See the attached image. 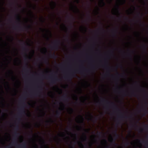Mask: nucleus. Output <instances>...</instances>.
<instances>
[{
	"mask_svg": "<svg viewBox=\"0 0 148 148\" xmlns=\"http://www.w3.org/2000/svg\"><path fill=\"white\" fill-rule=\"evenodd\" d=\"M49 57L51 58H57L56 56L54 53H50L49 54Z\"/></svg>",
	"mask_w": 148,
	"mask_h": 148,
	"instance_id": "nucleus-16",
	"label": "nucleus"
},
{
	"mask_svg": "<svg viewBox=\"0 0 148 148\" xmlns=\"http://www.w3.org/2000/svg\"><path fill=\"white\" fill-rule=\"evenodd\" d=\"M44 62L45 63H47L48 62V60L47 59H45L44 60Z\"/></svg>",
	"mask_w": 148,
	"mask_h": 148,
	"instance_id": "nucleus-31",
	"label": "nucleus"
},
{
	"mask_svg": "<svg viewBox=\"0 0 148 148\" xmlns=\"http://www.w3.org/2000/svg\"><path fill=\"white\" fill-rule=\"evenodd\" d=\"M30 13H31V14L32 15H33H33L32 12L31 11H30Z\"/></svg>",
	"mask_w": 148,
	"mask_h": 148,
	"instance_id": "nucleus-43",
	"label": "nucleus"
},
{
	"mask_svg": "<svg viewBox=\"0 0 148 148\" xmlns=\"http://www.w3.org/2000/svg\"><path fill=\"white\" fill-rule=\"evenodd\" d=\"M97 134L99 136H101L103 134V133L101 132H97Z\"/></svg>",
	"mask_w": 148,
	"mask_h": 148,
	"instance_id": "nucleus-25",
	"label": "nucleus"
},
{
	"mask_svg": "<svg viewBox=\"0 0 148 148\" xmlns=\"http://www.w3.org/2000/svg\"><path fill=\"white\" fill-rule=\"evenodd\" d=\"M16 20L18 22V25L15 26L14 27V29L15 30H18L20 31H23V27L21 25V18L18 14L16 15Z\"/></svg>",
	"mask_w": 148,
	"mask_h": 148,
	"instance_id": "nucleus-3",
	"label": "nucleus"
},
{
	"mask_svg": "<svg viewBox=\"0 0 148 148\" xmlns=\"http://www.w3.org/2000/svg\"><path fill=\"white\" fill-rule=\"evenodd\" d=\"M23 97L22 98V99L23 100H24V101H25V100L26 99V98L25 97V96H23Z\"/></svg>",
	"mask_w": 148,
	"mask_h": 148,
	"instance_id": "nucleus-29",
	"label": "nucleus"
},
{
	"mask_svg": "<svg viewBox=\"0 0 148 148\" xmlns=\"http://www.w3.org/2000/svg\"><path fill=\"white\" fill-rule=\"evenodd\" d=\"M132 53H134V51H132Z\"/></svg>",
	"mask_w": 148,
	"mask_h": 148,
	"instance_id": "nucleus-62",
	"label": "nucleus"
},
{
	"mask_svg": "<svg viewBox=\"0 0 148 148\" xmlns=\"http://www.w3.org/2000/svg\"><path fill=\"white\" fill-rule=\"evenodd\" d=\"M108 64V61L107 60L105 59L104 60V65H102V66L104 67L107 70V71L106 74L104 75L105 76H108L110 75V72L109 69L110 68L108 66H106Z\"/></svg>",
	"mask_w": 148,
	"mask_h": 148,
	"instance_id": "nucleus-4",
	"label": "nucleus"
},
{
	"mask_svg": "<svg viewBox=\"0 0 148 148\" xmlns=\"http://www.w3.org/2000/svg\"><path fill=\"white\" fill-rule=\"evenodd\" d=\"M61 114V110L60 111L57 110L56 111V114H55V116L57 117H60V115Z\"/></svg>",
	"mask_w": 148,
	"mask_h": 148,
	"instance_id": "nucleus-14",
	"label": "nucleus"
},
{
	"mask_svg": "<svg viewBox=\"0 0 148 148\" xmlns=\"http://www.w3.org/2000/svg\"><path fill=\"white\" fill-rule=\"evenodd\" d=\"M114 33H113V35L114 36H115L116 35V33L117 32L116 30H114Z\"/></svg>",
	"mask_w": 148,
	"mask_h": 148,
	"instance_id": "nucleus-28",
	"label": "nucleus"
},
{
	"mask_svg": "<svg viewBox=\"0 0 148 148\" xmlns=\"http://www.w3.org/2000/svg\"><path fill=\"white\" fill-rule=\"evenodd\" d=\"M103 141L105 142V143L106 144H107V140L105 139H103Z\"/></svg>",
	"mask_w": 148,
	"mask_h": 148,
	"instance_id": "nucleus-32",
	"label": "nucleus"
},
{
	"mask_svg": "<svg viewBox=\"0 0 148 148\" xmlns=\"http://www.w3.org/2000/svg\"><path fill=\"white\" fill-rule=\"evenodd\" d=\"M128 55L130 56H131V55L130 54H129Z\"/></svg>",
	"mask_w": 148,
	"mask_h": 148,
	"instance_id": "nucleus-54",
	"label": "nucleus"
},
{
	"mask_svg": "<svg viewBox=\"0 0 148 148\" xmlns=\"http://www.w3.org/2000/svg\"><path fill=\"white\" fill-rule=\"evenodd\" d=\"M62 99L65 101L68 102L70 99L69 97L67 96L66 94L63 95L62 97Z\"/></svg>",
	"mask_w": 148,
	"mask_h": 148,
	"instance_id": "nucleus-12",
	"label": "nucleus"
},
{
	"mask_svg": "<svg viewBox=\"0 0 148 148\" xmlns=\"http://www.w3.org/2000/svg\"><path fill=\"white\" fill-rule=\"evenodd\" d=\"M140 130H141V131H143V129H142V128H140Z\"/></svg>",
	"mask_w": 148,
	"mask_h": 148,
	"instance_id": "nucleus-55",
	"label": "nucleus"
},
{
	"mask_svg": "<svg viewBox=\"0 0 148 148\" xmlns=\"http://www.w3.org/2000/svg\"><path fill=\"white\" fill-rule=\"evenodd\" d=\"M134 126V125H131V127H133V126Z\"/></svg>",
	"mask_w": 148,
	"mask_h": 148,
	"instance_id": "nucleus-57",
	"label": "nucleus"
},
{
	"mask_svg": "<svg viewBox=\"0 0 148 148\" xmlns=\"http://www.w3.org/2000/svg\"><path fill=\"white\" fill-rule=\"evenodd\" d=\"M52 75H53L51 76H49V78L51 79V83L52 84H54L60 79H58L54 75L52 74Z\"/></svg>",
	"mask_w": 148,
	"mask_h": 148,
	"instance_id": "nucleus-7",
	"label": "nucleus"
},
{
	"mask_svg": "<svg viewBox=\"0 0 148 148\" xmlns=\"http://www.w3.org/2000/svg\"><path fill=\"white\" fill-rule=\"evenodd\" d=\"M19 42H20L23 43V44L25 45V47H23V51H25V52H27V51L29 50V49L26 47H25L26 45L25 44L24 42V41L23 40H19ZM25 61H27L28 60V58H30L29 57H28L27 56V54L26 52L25 53Z\"/></svg>",
	"mask_w": 148,
	"mask_h": 148,
	"instance_id": "nucleus-9",
	"label": "nucleus"
},
{
	"mask_svg": "<svg viewBox=\"0 0 148 148\" xmlns=\"http://www.w3.org/2000/svg\"><path fill=\"white\" fill-rule=\"evenodd\" d=\"M142 111L144 113V115H145L146 114L148 113V110L147 109V107H142L141 108V109L140 110V111Z\"/></svg>",
	"mask_w": 148,
	"mask_h": 148,
	"instance_id": "nucleus-13",
	"label": "nucleus"
},
{
	"mask_svg": "<svg viewBox=\"0 0 148 148\" xmlns=\"http://www.w3.org/2000/svg\"><path fill=\"white\" fill-rule=\"evenodd\" d=\"M129 117L130 118H132V116H130Z\"/></svg>",
	"mask_w": 148,
	"mask_h": 148,
	"instance_id": "nucleus-64",
	"label": "nucleus"
},
{
	"mask_svg": "<svg viewBox=\"0 0 148 148\" xmlns=\"http://www.w3.org/2000/svg\"><path fill=\"white\" fill-rule=\"evenodd\" d=\"M102 102L106 103L107 105H109L110 104L112 105L115 108V109L116 111L120 113V115L118 116V117L121 119H127L128 118L127 116H125L122 113L121 110L113 102H110L104 99H102L101 101Z\"/></svg>",
	"mask_w": 148,
	"mask_h": 148,
	"instance_id": "nucleus-1",
	"label": "nucleus"
},
{
	"mask_svg": "<svg viewBox=\"0 0 148 148\" xmlns=\"http://www.w3.org/2000/svg\"><path fill=\"white\" fill-rule=\"evenodd\" d=\"M125 18H126V19H128V18L126 17H125Z\"/></svg>",
	"mask_w": 148,
	"mask_h": 148,
	"instance_id": "nucleus-63",
	"label": "nucleus"
},
{
	"mask_svg": "<svg viewBox=\"0 0 148 148\" xmlns=\"http://www.w3.org/2000/svg\"><path fill=\"white\" fill-rule=\"evenodd\" d=\"M76 0V2H77V3H79V0Z\"/></svg>",
	"mask_w": 148,
	"mask_h": 148,
	"instance_id": "nucleus-38",
	"label": "nucleus"
},
{
	"mask_svg": "<svg viewBox=\"0 0 148 148\" xmlns=\"http://www.w3.org/2000/svg\"><path fill=\"white\" fill-rule=\"evenodd\" d=\"M22 104L23 106L19 109L18 114V115L20 116H21L22 114H26L25 108L26 104L24 102H23Z\"/></svg>",
	"mask_w": 148,
	"mask_h": 148,
	"instance_id": "nucleus-5",
	"label": "nucleus"
},
{
	"mask_svg": "<svg viewBox=\"0 0 148 148\" xmlns=\"http://www.w3.org/2000/svg\"><path fill=\"white\" fill-rule=\"evenodd\" d=\"M91 69L92 71H95L97 69L95 66H92Z\"/></svg>",
	"mask_w": 148,
	"mask_h": 148,
	"instance_id": "nucleus-21",
	"label": "nucleus"
},
{
	"mask_svg": "<svg viewBox=\"0 0 148 148\" xmlns=\"http://www.w3.org/2000/svg\"><path fill=\"white\" fill-rule=\"evenodd\" d=\"M40 83L42 84H43V82H42V81H41V82H40Z\"/></svg>",
	"mask_w": 148,
	"mask_h": 148,
	"instance_id": "nucleus-51",
	"label": "nucleus"
},
{
	"mask_svg": "<svg viewBox=\"0 0 148 148\" xmlns=\"http://www.w3.org/2000/svg\"><path fill=\"white\" fill-rule=\"evenodd\" d=\"M18 120L19 121H20V120H21V118H18Z\"/></svg>",
	"mask_w": 148,
	"mask_h": 148,
	"instance_id": "nucleus-46",
	"label": "nucleus"
},
{
	"mask_svg": "<svg viewBox=\"0 0 148 148\" xmlns=\"http://www.w3.org/2000/svg\"><path fill=\"white\" fill-rule=\"evenodd\" d=\"M116 9L117 11V13H118L119 14H120V13L119 12V6L118 5H117V8H116Z\"/></svg>",
	"mask_w": 148,
	"mask_h": 148,
	"instance_id": "nucleus-22",
	"label": "nucleus"
},
{
	"mask_svg": "<svg viewBox=\"0 0 148 148\" xmlns=\"http://www.w3.org/2000/svg\"><path fill=\"white\" fill-rule=\"evenodd\" d=\"M11 38L12 41V40H13V38L12 37H11Z\"/></svg>",
	"mask_w": 148,
	"mask_h": 148,
	"instance_id": "nucleus-53",
	"label": "nucleus"
},
{
	"mask_svg": "<svg viewBox=\"0 0 148 148\" xmlns=\"http://www.w3.org/2000/svg\"><path fill=\"white\" fill-rule=\"evenodd\" d=\"M58 66L59 67H61L62 66V64H60V65H58Z\"/></svg>",
	"mask_w": 148,
	"mask_h": 148,
	"instance_id": "nucleus-41",
	"label": "nucleus"
},
{
	"mask_svg": "<svg viewBox=\"0 0 148 148\" xmlns=\"http://www.w3.org/2000/svg\"><path fill=\"white\" fill-rule=\"evenodd\" d=\"M40 29L42 30V32H44L45 30V29H42L41 28H40Z\"/></svg>",
	"mask_w": 148,
	"mask_h": 148,
	"instance_id": "nucleus-34",
	"label": "nucleus"
},
{
	"mask_svg": "<svg viewBox=\"0 0 148 148\" xmlns=\"http://www.w3.org/2000/svg\"><path fill=\"white\" fill-rule=\"evenodd\" d=\"M51 3L52 5V9H53L56 6V3L55 2L52 1L51 2Z\"/></svg>",
	"mask_w": 148,
	"mask_h": 148,
	"instance_id": "nucleus-18",
	"label": "nucleus"
},
{
	"mask_svg": "<svg viewBox=\"0 0 148 148\" xmlns=\"http://www.w3.org/2000/svg\"><path fill=\"white\" fill-rule=\"evenodd\" d=\"M60 41L59 40H56L53 43V46H50V47L52 49L57 50L59 49V45Z\"/></svg>",
	"mask_w": 148,
	"mask_h": 148,
	"instance_id": "nucleus-6",
	"label": "nucleus"
},
{
	"mask_svg": "<svg viewBox=\"0 0 148 148\" xmlns=\"http://www.w3.org/2000/svg\"><path fill=\"white\" fill-rule=\"evenodd\" d=\"M43 143H45V142L43 140Z\"/></svg>",
	"mask_w": 148,
	"mask_h": 148,
	"instance_id": "nucleus-61",
	"label": "nucleus"
},
{
	"mask_svg": "<svg viewBox=\"0 0 148 148\" xmlns=\"http://www.w3.org/2000/svg\"><path fill=\"white\" fill-rule=\"evenodd\" d=\"M31 26L30 25H28L27 26H25V27H24V28L27 30H28L29 29L31 28Z\"/></svg>",
	"mask_w": 148,
	"mask_h": 148,
	"instance_id": "nucleus-20",
	"label": "nucleus"
},
{
	"mask_svg": "<svg viewBox=\"0 0 148 148\" xmlns=\"http://www.w3.org/2000/svg\"><path fill=\"white\" fill-rule=\"evenodd\" d=\"M80 143L81 144V145H82V146H83V144H82V143Z\"/></svg>",
	"mask_w": 148,
	"mask_h": 148,
	"instance_id": "nucleus-59",
	"label": "nucleus"
},
{
	"mask_svg": "<svg viewBox=\"0 0 148 148\" xmlns=\"http://www.w3.org/2000/svg\"><path fill=\"white\" fill-rule=\"evenodd\" d=\"M104 0H101V3L103 4V6H104L105 5V3L104 1Z\"/></svg>",
	"mask_w": 148,
	"mask_h": 148,
	"instance_id": "nucleus-26",
	"label": "nucleus"
},
{
	"mask_svg": "<svg viewBox=\"0 0 148 148\" xmlns=\"http://www.w3.org/2000/svg\"><path fill=\"white\" fill-rule=\"evenodd\" d=\"M23 70L25 71L26 72H29V70L27 64H26Z\"/></svg>",
	"mask_w": 148,
	"mask_h": 148,
	"instance_id": "nucleus-17",
	"label": "nucleus"
},
{
	"mask_svg": "<svg viewBox=\"0 0 148 148\" xmlns=\"http://www.w3.org/2000/svg\"><path fill=\"white\" fill-rule=\"evenodd\" d=\"M47 31L48 32H50V34L51 35V32L49 30H47Z\"/></svg>",
	"mask_w": 148,
	"mask_h": 148,
	"instance_id": "nucleus-44",
	"label": "nucleus"
},
{
	"mask_svg": "<svg viewBox=\"0 0 148 148\" xmlns=\"http://www.w3.org/2000/svg\"><path fill=\"white\" fill-rule=\"evenodd\" d=\"M142 48L143 50V51L146 53H147V47L146 45H144L143 47Z\"/></svg>",
	"mask_w": 148,
	"mask_h": 148,
	"instance_id": "nucleus-15",
	"label": "nucleus"
},
{
	"mask_svg": "<svg viewBox=\"0 0 148 148\" xmlns=\"http://www.w3.org/2000/svg\"><path fill=\"white\" fill-rule=\"evenodd\" d=\"M45 112H43V116L44 117L45 115Z\"/></svg>",
	"mask_w": 148,
	"mask_h": 148,
	"instance_id": "nucleus-42",
	"label": "nucleus"
},
{
	"mask_svg": "<svg viewBox=\"0 0 148 148\" xmlns=\"http://www.w3.org/2000/svg\"><path fill=\"white\" fill-rule=\"evenodd\" d=\"M7 86L8 88L10 90V86L9 85L8 82H7Z\"/></svg>",
	"mask_w": 148,
	"mask_h": 148,
	"instance_id": "nucleus-27",
	"label": "nucleus"
},
{
	"mask_svg": "<svg viewBox=\"0 0 148 148\" xmlns=\"http://www.w3.org/2000/svg\"><path fill=\"white\" fill-rule=\"evenodd\" d=\"M70 110L72 112H73V109L72 108H70Z\"/></svg>",
	"mask_w": 148,
	"mask_h": 148,
	"instance_id": "nucleus-35",
	"label": "nucleus"
},
{
	"mask_svg": "<svg viewBox=\"0 0 148 148\" xmlns=\"http://www.w3.org/2000/svg\"><path fill=\"white\" fill-rule=\"evenodd\" d=\"M111 53L113 54V51H111Z\"/></svg>",
	"mask_w": 148,
	"mask_h": 148,
	"instance_id": "nucleus-60",
	"label": "nucleus"
},
{
	"mask_svg": "<svg viewBox=\"0 0 148 148\" xmlns=\"http://www.w3.org/2000/svg\"><path fill=\"white\" fill-rule=\"evenodd\" d=\"M117 130L116 129L114 131V137L115 138L114 139L112 138L111 142L112 143H114L115 145L116 144L115 141L118 138L119 136V135L117 134Z\"/></svg>",
	"mask_w": 148,
	"mask_h": 148,
	"instance_id": "nucleus-11",
	"label": "nucleus"
},
{
	"mask_svg": "<svg viewBox=\"0 0 148 148\" xmlns=\"http://www.w3.org/2000/svg\"><path fill=\"white\" fill-rule=\"evenodd\" d=\"M79 116L82 119V121H81V123H84V119L83 117L82 116H81V115H79Z\"/></svg>",
	"mask_w": 148,
	"mask_h": 148,
	"instance_id": "nucleus-24",
	"label": "nucleus"
},
{
	"mask_svg": "<svg viewBox=\"0 0 148 148\" xmlns=\"http://www.w3.org/2000/svg\"><path fill=\"white\" fill-rule=\"evenodd\" d=\"M10 72H11V73L12 74L13 73V71H11H11H10Z\"/></svg>",
	"mask_w": 148,
	"mask_h": 148,
	"instance_id": "nucleus-48",
	"label": "nucleus"
},
{
	"mask_svg": "<svg viewBox=\"0 0 148 148\" xmlns=\"http://www.w3.org/2000/svg\"><path fill=\"white\" fill-rule=\"evenodd\" d=\"M74 8L75 9L76 11L78 13H79L80 11L77 8V7L76 6H74Z\"/></svg>",
	"mask_w": 148,
	"mask_h": 148,
	"instance_id": "nucleus-23",
	"label": "nucleus"
},
{
	"mask_svg": "<svg viewBox=\"0 0 148 148\" xmlns=\"http://www.w3.org/2000/svg\"><path fill=\"white\" fill-rule=\"evenodd\" d=\"M122 94L124 96H126L127 95H129L130 96H135L137 97L138 96L136 92L134 91H132L130 93H127L126 92L123 91L122 92Z\"/></svg>",
	"mask_w": 148,
	"mask_h": 148,
	"instance_id": "nucleus-8",
	"label": "nucleus"
},
{
	"mask_svg": "<svg viewBox=\"0 0 148 148\" xmlns=\"http://www.w3.org/2000/svg\"><path fill=\"white\" fill-rule=\"evenodd\" d=\"M84 71L88 73L89 71V70L86 69H85L83 70L79 69L78 70H76L74 71H72L68 74L67 75L64 77V78L66 79L71 81L72 78L75 76L76 73H79L81 74H84Z\"/></svg>",
	"mask_w": 148,
	"mask_h": 148,
	"instance_id": "nucleus-2",
	"label": "nucleus"
},
{
	"mask_svg": "<svg viewBox=\"0 0 148 148\" xmlns=\"http://www.w3.org/2000/svg\"><path fill=\"white\" fill-rule=\"evenodd\" d=\"M128 144H129V143L128 142H127L126 143V145H128Z\"/></svg>",
	"mask_w": 148,
	"mask_h": 148,
	"instance_id": "nucleus-47",
	"label": "nucleus"
},
{
	"mask_svg": "<svg viewBox=\"0 0 148 148\" xmlns=\"http://www.w3.org/2000/svg\"><path fill=\"white\" fill-rule=\"evenodd\" d=\"M87 140V137L86 136H85V138L84 139V141H86Z\"/></svg>",
	"mask_w": 148,
	"mask_h": 148,
	"instance_id": "nucleus-33",
	"label": "nucleus"
},
{
	"mask_svg": "<svg viewBox=\"0 0 148 148\" xmlns=\"http://www.w3.org/2000/svg\"><path fill=\"white\" fill-rule=\"evenodd\" d=\"M117 74L118 75H119V76H120V74H119L118 73H117Z\"/></svg>",
	"mask_w": 148,
	"mask_h": 148,
	"instance_id": "nucleus-56",
	"label": "nucleus"
},
{
	"mask_svg": "<svg viewBox=\"0 0 148 148\" xmlns=\"http://www.w3.org/2000/svg\"><path fill=\"white\" fill-rule=\"evenodd\" d=\"M71 17L73 19V21H74L75 20V18L74 17V16L73 15H71Z\"/></svg>",
	"mask_w": 148,
	"mask_h": 148,
	"instance_id": "nucleus-30",
	"label": "nucleus"
},
{
	"mask_svg": "<svg viewBox=\"0 0 148 148\" xmlns=\"http://www.w3.org/2000/svg\"><path fill=\"white\" fill-rule=\"evenodd\" d=\"M89 115H90V117L92 118H93L95 120V121H97V120L98 119V118L97 117H93V116L92 115V114L91 113H89Z\"/></svg>",
	"mask_w": 148,
	"mask_h": 148,
	"instance_id": "nucleus-19",
	"label": "nucleus"
},
{
	"mask_svg": "<svg viewBox=\"0 0 148 148\" xmlns=\"http://www.w3.org/2000/svg\"><path fill=\"white\" fill-rule=\"evenodd\" d=\"M122 1L123 2V3H125L126 2V0H122Z\"/></svg>",
	"mask_w": 148,
	"mask_h": 148,
	"instance_id": "nucleus-37",
	"label": "nucleus"
},
{
	"mask_svg": "<svg viewBox=\"0 0 148 148\" xmlns=\"http://www.w3.org/2000/svg\"><path fill=\"white\" fill-rule=\"evenodd\" d=\"M88 18L89 19H90L91 18V16H90V15L89 14H88Z\"/></svg>",
	"mask_w": 148,
	"mask_h": 148,
	"instance_id": "nucleus-36",
	"label": "nucleus"
},
{
	"mask_svg": "<svg viewBox=\"0 0 148 148\" xmlns=\"http://www.w3.org/2000/svg\"><path fill=\"white\" fill-rule=\"evenodd\" d=\"M42 19H41V21L42 22H44V21L42 19Z\"/></svg>",
	"mask_w": 148,
	"mask_h": 148,
	"instance_id": "nucleus-49",
	"label": "nucleus"
},
{
	"mask_svg": "<svg viewBox=\"0 0 148 148\" xmlns=\"http://www.w3.org/2000/svg\"><path fill=\"white\" fill-rule=\"evenodd\" d=\"M75 97H76V98H77V99H76V100H77V101L78 100V98H77V95H75Z\"/></svg>",
	"mask_w": 148,
	"mask_h": 148,
	"instance_id": "nucleus-45",
	"label": "nucleus"
},
{
	"mask_svg": "<svg viewBox=\"0 0 148 148\" xmlns=\"http://www.w3.org/2000/svg\"><path fill=\"white\" fill-rule=\"evenodd\" d=\"M37 90L33 93V95L35 96H39L40 93V90H42V88L41 86H38Z\"/></svg>",
	"mask_w": 148,
	"mask_h": 148,
	"instance_id": "nucleus-10",
	"label": "nucleus"
},
{
	"mask_svg": "<svg viewBox=\"0 0 148 148\" xmlns=\"http://www.w3.org/2000/svg\"><path fill=\"white\" fill-rule=\"evenodd\" d=\"M71 127H70V128H68V129L69 130H71Z\"/></svg>",
	"mask_w": 148,
	"mask_h": 148,
	"instance_id": "nucleus-52",
	"label": "nucleus"
},
{
	"mask_svg": "<svg viewBox=\"0 0 148 148\" xmlns=\"http://www.w3.org/2000/svg\"><path fill=\"white\" fill-rule=\"evenodd\" d=\"M105 108L107 110H108V106H106L105 107Z\"/></svg>",
	"mask_w": 148,
	"mask_h": 148,
	"instance_id": "nucleus-40",
	"label": "nucleus"
},
{
	"mask_svg": "<svg viewBox=\"0 0 148 148\" xmlns=\"http://www.w3.org/2000/svg\"><path fill=\"white\" fill-rule=\"evenodd\" d=\"M45 51L46 52H47V50L46 49H45Z\"/></svg>",
	"mask_w": 148,
	"mask_h": 148,
	"instance_id": "nucleus-58",
	"label": "nucleus"
},
{
	"mask_svg": "<svg viewBox=\"0 0 148 148\" xmlns=\"http://www.w3.org/2000/svg\"><path fill=\"white\" fill-rule=\"evenodd\" d=\"M145 104H148V103L147 101H146L145 102Z\"/></svg>",
	"mask_w": 148,
	"mask_h": 148,
	"instance_id": "nucleus-50",
	"label": "nucleus"
},
{
	"mask_svg": "<svg viewBox=\"0 0 148 148\" xmlns=\"http://www.w3.org/2000/svg\"><path fill=\"white\" fill-rule=\"evenodd\" d=\"M140 12H139L137 14V15L138 16H140Z\"/></svg>",
	"mask_w": 148,
	"mask_h": 148,
	"instance_id": "nucleus-39",
	"label": "nucleus"
}]
</instances>
